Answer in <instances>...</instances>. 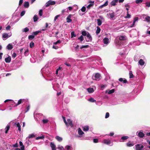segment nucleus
Returning <instances> with one entry per match:
<instances>
[{"mask_svg":"<svg viewBox=\"0 0 150 150\" xmlns=\"http://www.w3.org/2000/svg\"><path fill=\"white\" fill-rule=\"evenodd\" d=\"M101 75L100 74L97 73H96L94 76H93L92 78L93 80L96 81H99L100 79Z\"/></svg>","mask_w":150,"mask_h":150,"instance_id":"nucleus-1","label":"nucleus"},{"mask_svg":"<svg viewBox=\"0 0 150 150\" xmlns=\"http://www.w3.org/2000/svg\"><path fill=\"white\" fill-rule=\"evenodd\" d=\"M136 150H142L144 146L141 144H137L135 145Z\"/></svg>","mask_w":150,"mask_h":150,"instance_id":"nucleus-2","label":"nucleus"},{"mask_svg":"<svg viewBox=\"0 0 150 150\" xmlns=\"http://www.w3.org/2000/svg\"><path fill=\"white\" fill-rule=\"evenodd\" d=\"M67 121L68 122V123L69 126H70L71 127H73L74 125L71 120L70 119H68L67 120Z\"/></svg>","mask_w":150,"mask_h":150,"instance_id":"nucleus-3","label":"nucleus"},{"mask_svg":"<svg viewBox=\"0 0 150 150\" xmlns=\"http://www.w3.org/2000/svg\"><path fill=\"white\" fill-rule=\"evenodd\" d=\"M86 35L88 39V40H86V41L87 42L91 41L92 40V38L88 32H87V34Z\"/></svg>","mask_w":150,"mask_h":150,"instance_id":"nucleus-4","label":"nucleus"},{"mask_svg":"<svg viewBox=\"0 0 150 150\" xmlns=\"http://www.w3.org/2000/svg\"><path fill=\"white\" fill-rule=\"evenodd\" d=\"M50 146L52 149V150H56V146L55 144L52 142L50 143Z\"/></svg>","mask_w":150,"mask_h":150,"instance_id":"nucleus-5","label":"nucleus"},{"mask_svg":"<svg viewBox=\"0 0 150 150\" xmlns=\"http://www.w3.org/2000/svg\"><path fill=\"white\" fill-rule=\"evenodd\" d=\"M72 16V15L70 14L66 18L67 22L69 23L72 21V20L71 19Z\"/></svg>","mask_w":150,"mask_h":150,"instance_id":"nucleus-6","label":"nucleus"},{"mask_svg":"<svg viewBox=\"0 0 150 150\" xmlns=\"http://www.w3.org/2000/svg\"><path fill=\"white\" fill-rule=\"evenodd\" d=\"M89 3L91 4L88 5L87 7V8L88 9H90L91 7L93 6L94 5V1H90L89 2Z\"/></svg>","mask_w":150,"mask_h":150,"instance_id":"nucleus-7","label":"nucleus"},{"mask_svg":"<svg viewBox=\"0 0 150 150\" xmlns=\"http://www.w3.org/2000/svg\"><path fill=\"white\" fill-rule=\"evenodd\" d=\"M25 101V100L24 99H20L18 101V103L17 104H16L14 105V106H17L18 105L20 104L21 103H23V102H24Z\"/></svg>","mask_w":150,"mask_h":150,"instance_id":"nucleus-8","label":"nucleus"},{"mask_svg":"<svg viewBox=\"0 0 150 150\" xmlns=\"http://www.w3.org/2000/svg\"><path fill=\"white\" fill-rule=\"evenodd\" d=\"M11 58L10 56H8L7 57L5 58V60L6 63H9L11 62Z\"/></svg>","mask_w":150,"mask_h":150,"instance_id":"nucleus-9","label":"nucleus"},{"mask_svg":"<svg viewBox=\"0 0 150 150\" xmlns=\"http://www.w3.org/2000/svg\"><path fill=\"white\" fill-rule=\"evenodd\" d=\"M24 7L25 8H28L29 6V4L28 1H25L24 4Z\"/></svg>","mask_w":150,"mask_h":150,"instance_id":"nucleus-10","label":"nucleus"},{"mask_svg":"<svg viewBox=\"0 0 150 150\" xmlns=\"http://www.w3.org/2000/svg\"><path fill=\"white\" fill-rule=\"evenodd\" d=\"M118 1V0H113L111 3V6H115L116 4Z\"/></svg>","mask_w":150,"mask_h":150,"instance_id":"nucleus-11","label":"nucleus"},{"mask_svg":"<svg viewBox=\"0 0 150 150\" xmlns=\"http://www.w3.org/2000/svg\"><path fill=\"white\" fill-rule=\"evenodd\" d=\"M138 136L140 138H143L144 136V134L142 132H139L138 134Z\"/></svg>","mask_w":150,"mask_h":150,"instance_id":"nucleus-12","label":"nucleus"},{"mask_svg":"<svg viewBox=\"0 0 150 150\" xmlns=\"http://www.w3.org/2000/svg\"><path fill=\"white\" fill-rule=\"evenodd\" d=\"M13 48L12 45L11 44H9L7 46V49L9 50H11Z\"/></svg>","mask_w":150,"mask_h":150,"instance_id":"nucleus-13","label":"nucleus"},{"mask_svg":"<svg viewBox=\"0 0 150 150\" xmlns=\"http://www.w3.org/2000/svg\"><path fill=\"white\" fill-rule=\"evenodd\" d=\"M119 81L120 82H123L124 83H126L127 82V80L125 79H123L122 78H120L119 79Z\"/></svg>","mask_w":150,"mask_h":150,"instance_id":"nucleus-14","label":"nucleus"},{"mask_svg":"<svg viewBox=\"0 0 150 150\" xmlns=\"http://www.w3.org/2000/svg\"><path fill=\"white\" fill-rule=\"evenodd\" d=\"M83 129L84 131H87L89 130V127L88 126H85L83 127Z\"/></svg>","mask_w":150,"mask_h":150,"instance_id":"nucleus-15","label":"nucleus"},{"mask_svg":"<svg viewBox=\"0 0 150 150\" xmlns=\"http://www.w3.org/2000/svg\"><path fill=\"white\" fill-rule=\"evenodd\" d=\"M139 63L140 65L143 66L145 62L142 59H141L139 62Z\"/></svg>","mask_w":150,"mask_h":150,"instance_id":"nucleus-16","label":"nucleus"},{"mask_svg":"<svg viewBox=\"0 0 150 150\" xmlns=\"http://www.w3.org/2000/svg\"><path fill=\"white\" fill-rule=\"evenodd\" d=\"M109 14L110 17L112 18L114 17L115 16V13L114 12H112V13H109Z\"/></svg>","mask_w":150,"mask_h":150,"instance_id":"nucleus-17","label":"nucleus"},{"mask_svg":"<svg viewBox=\"0 0 150 150\" xmlns=\"http://www.w3.org/2000/svg\"><path fill=\"white\" fill-rule=\"evenodd\" d=\"M78 133L79 135H81L84 134V132L82 131L81 128H79L78 130Z\"/></svg>","mask_w":150,"mask_h":150,"instance_id":"nucleus-18","label":"nucleus"},{"mask_svg":"<svg viewBox=\"0 0 150 150\" xmlns=\"http://www.w3.org/2000/svg\"><path fill=\"white\" fill-rule=\"evenodd\" d=\"M119 39L120 40H126L125 36H122L119 37Z\"/></svg>","mask_w":150,"mask_h":150,"instance_id":"nucleus-19","label":"nucleus"},{"mask_svg":"<svg viewBox=\"0 0 150 150\" xmlns=\"http://www.w3.org/2000/svg\"><path fill=\"white\" fill-rule=\"evenodd\" d=\"M104 142L105 144H110V141L109 140L104 139Z\"/></svg>","mask_w":150,"mask_h":150,"instance_id":"nucleus-20","label":"nucleus"},{"mask_svg":"<svg viewBox=\"0 0 150 150\" xmlns=\"http://www.w3.org/2000/svg\"><path fill=\"white\" fill-rule=\"evenodd\" d=\"M56 139L59 142H61L62 140V138L59 137V136H57L55 137Z\"/></svg>","mask_w":150,"mask_h":150,"instance_id":"nucleus-21","label":"nucleus"},{"mask_svg":"<svg viewBox=\"0 0 150 150\" xmlns=\"http://www.w3.org/2000/svg\"><path fill=\"white\" fill-rule=\"evenodd\" d=\"M103 42L105 44H107L108 43L109 39L107 38H105L103 40Z\"/></svg>","mask_w":150,"mask_h":150,"instance_id":"nucleus-22","label":"nucleus"},{"mask_svg":"<svg viewBox=\"0 0 150 150\" xmlns=\"http://www.w3.org/2000/svg\"><path fill=\"white\" fill-rule=\"evenodd\" d=\"M62 117L63 120L64 122V123H65L66 126L67 127H68L69 125H68V123L67 122L66 120V118H65V117H64L63 116H62Z\"/></svg>","mask_w":150,"mask_h":150,"instance_id":"nucleus-23","label":"nucleus"},{"mask_svg":"<svg viewBox=\"0 0 150 150\" xmlns=\"http://www.w3.org/2000/svg\"><path fill=\"white\" fill-rule=\"evenodd\" d=\"M15 125H16V127H18V130L19 131H21V126L19 123H15Z\"/></svg>","mask_w":150,"mask_h":150,"instance_id":"nucleus-24","label":"nucleus"},{"mask_svg":"<svg viewBox=\"0 0 150 150\" xmlns=\"http://www.w3.org/2000/svg\"><path fill=\"white\" fill-rule=\"evenodd\" d=\"M10 128V126L9 125H8L6 127V130L5 131V133L7 134L8 132V131L9 130Z\"/></svg>","mask_w":150,"mask_h":150,"instance_id":"nucleus-25","label":"nucleus"},{"mask_svg":"<svg viewBox=\"0 0 150 150\" xmlns=\"http://www.w3.org/2000/svg\"><path fill=\"white\" fill-rule=\"evenodd\" d=\"M97 24L98 26H100L101 25L102 23L101 21L99 19H97Z\"/></svg>","mask_w":150,"mask_h":150,"instance_id":"nucleus-26","label":"nucleus"},{"mask_svg":"<svg viewBox=\"0 0 150 150\" xmlns=\"http://www.w3.org/2000/svg\"><path fill=\"white\" fill-rule=\"evenodd\" d=\"M97 29L96 30V35H98L100 33V29L99 27L98 26L97 27Z\"/></svg>","mask_w":150,"mask_h":150,"instance_id":"nucleus-27","label":"nucleus"},{"mask_svg":"<svg viewBox=\"0 0 150 150\" xmlns=\"http://www.w3.org/2000/svg\"><path fill=\"white\" fill-rule=\"evenodd\" d=\"M38 18V17L37 15H35L33 17L34 21V22H36L37 21Z\"/></svg>","mask_w":150,"mask_h":150,"instance_id":"nucleus-28","label":"nucleus"},{"mask_svg":"<svg viewBox=\"0 0 150 150\" xmlns=\"http://www.w3.org/2000/svg\"><path fill=\"white\" fill-rule=\"evenodd\" d=\"M8 37V34L7 33H4L2 34V38H7Z\"/></svg>","mask_w":150,"mask_h":150,"instance_id":"nucleus-29","label":"nucleus"},{"mask_svg":"<svg viewBox=\"0 0 150 150\" xmlns=\"http://www.w3.org/2000/svg\"><path fill=\"white\" fill-rule=\"evenodd\" d=\"M129 77L130 78H133L134 77V75L132 71H129Z\"/></svg>","mask_w":150,"mask_h":150,"instance_id":"nucleus-30","label":"nucleus"},{"mask_svg":"<svg viewBox=\"0 0 150 150\" xmlns=\"http://www.w3.org/2000/svg\"><path fill=\"white\" fill-rule=\"evenodd\" d=\"M87 90L88 92L90 93H92L94 91V90L92 88H88Z\"/></svg>","mask_w":150,"mask_h":150,"instance_id":"nucleus-31","label":"nucleus"},{"mask_svg":"<svg viewBox=\"0 0 150 150\" xmlns=\"http://www.w3.org/2000/svg\"><path fill=\"white\" fill-rule=\"evenodd\" d=\"M128 138V137L127 136H123L121 138V139L123 140H127Z\"/></svg>","mask_w":150,"mask_h":150,"instance_id":"nucleus-32","label":"nucleus"},{"mask_svg":"<svg viewBox=\"0 0 150 150\" xmlns=\"http://www.w3.org/2000/svg\"><path fill=\"white\" fill-rule=\"evenodd\" d=\"M114 92H115V89H112L110 90L108 92V93L109 94H110L113 93Z\"/></svg>","mask_w":150,"mask_h":150,"instance_id":"nucleus-33","label":"nucleus"},{"mask_svg":"<svg viewBox=\"0 0 150 150\" xmlns=\"http://www.w3.org/2000/svg\"><path fill=\"white\" fill-rule=\"evenodd\" d=\"M44 137H45L44 136L42 135V136L38 137H37L36 138V140H38V139H44Z\"/></svg>","mask_w":150,"mask_h":150,"instance_id":"nucleus-34","label":"nucleus"},{"mask_svg":"<svg viewBox=\"0 0 150 150\" xmlns=\"http://www.w3.org/2000/svg\"><path fill=\"white\" fill-rule=\"evenodd\" d=\"M88 100L91 102H96V100L94 99L93 98H91Z\"/></svg>","mask_w":150,"mask_h":150,"instance_id":"nucleus-35","label":"nucleus"},{"mask_svg":"<svg viewBox=\"0 0 150 150\" xmlns=\"http://www.w3.org/2000/svg\"><path fill=\"white\" fill-rule=\"evenodd\" d=\"M145 20L147 22H150V17L149 16H147L145 18Z\"/></svg>","mask_w":150,"mask_h":150,"instance_id":"nucleus-36","label":"nucleus"},{"mask_svg":"<svg viewBox=\"0 0 150 150\" xmlns=\"http://www.w3.org/2000/svg\"><path fill=\"white\" fill-rule=\"evenodd\" d=\"M87 34V32L86 33V31L84 30V31H82V32H81V34H82V36H86V35Z\"/></svg>","mask_w":150,"mask_h":150,"instance_id":"nucleus-37","label":"nucleus"},{"mask_svg":"<svg viewBox=\"0 0 150 150\" xmlns=\"http://www.w3.org/2000/svg\"><path fill=\"white\" fill-rule=\"evenodd\" d=\"M51 5H54L55 4V2L54 1H48Z\"/></svg>","mask_w":150,"mask_h":150,"instance_id":"nucleus-38","label":"nucleus"},{"mask_svg":"<svg viewBox=\"0 0 150 150\" xmlns=\"http://www.w3.org/2000/svg\"><path fill=\"white\" fill-rule=\"evenodd\" d=\"M30 47L31 48L33 47L34 45V43L33 42H31L30 44Z\"/></svg>","mask_w":150,"mask_h":150,"instance_id":"nucleus-39","label":"nucleus"},{"mask_svg":"<svg viewBox=\"0 0 150 150\" xmlns=\"http://www.w3.org/2000/svg\"><path fill=\"white\" fill-rule=\"evenodd\" d=\"M133 145L134 144H133L131 143L130 142H128L127 144V146L129 147L133 146Z\"/></svg>","mask_w":150,"mask_h":150,"instance_id":"nucleus-40","label":"nucleus"},{"mask_svg":"<svg viewBox=\"0 0 150 150\" xmlns=\"http://www.w3.org/2000/svg\"><path fill=\"white\" fill-rule=\"evenodd\" d=\"M128 13H129L128 11L127 12V16L125 17V18H129L131 17V15Z\"/></svg>","mask_w":150,"mask_h":150,"instance_id":"nucleus-41","label":"nucleus"},{"mask_svg":"<svg viewBox=\"0 0 150 150\" xmlns=\"http://www.w3.org/2000/svg\"><path fill=\"white\" fill-rule=\"evenodd\" d=\"M71 38H72L74 37H76V35L74 34V31L72 32L71 33Z\"/></svg>","mask_w":150,"mask_h":150,"instance_id":"nucleus-42","label":"nucleus"},{"mask_svg":"<svg viewBox=\"0 0 150 150\" xmlns=\"http://www.w3.org/2000/svg\"><path fill=\"white\" fill-rule=\"evenodd\" d=\"M40 32V31H38L33 32V34L35 35H37Z\"/></svg>","mask_w":150,"mask_h":150,"instance_id":"nucleus-43","label":"nucleus"},{"mask_svg":"<svg viewBox=\"0 0 150 150\" xmlns=\"http://www.w3.org/2000/svg\"><path fill=\"white\" fill-rule=\"evenodd\" d=\"M78 39L80 40L81 41H82L84 40L83 37L82 35H81L80 37L78 38Z\"/></svg>","mask_w":150,"mask_h":150,"instance_id":"nucleus-44","label":"nucleus"},{"mask_svg":"<svg viewBox=\"0 0 150 150\" xmlns=\"http://www.w3.org/2000/svg\"><path fill=\"white\" fill-rule=\"evenodd\" d=\"M143 0H136L135 1V3L136 4L141 3L142 2Z\"/></svg>","mask_w":150,"mask_h":150,"instance_id":"nucleus-45","label":"nucleus"},{"mask_svg":"<svg viewBox=\"0 0 150 150\" xmlns=\"http://www.w3.org/2000/svg\"><path fill=\"white\" fill-rule=\"evenodd\" d=\"M42 122L43 124H46L48 122V120L47 119H43L42 120Z\"/></svg>","mask_w":150,"mask_h":150,"instance_id":"nucleus-46","label":"nucleus"},{"mask_svg":"<svg viewBox=\"0 0 150 150\" xmlns=\"http://www.w3.org/2000/svg\"><path fill=\"white\" fill-rule=\"evenodd\" d=\"M35 137V136L33 134H32L29 135L28 137L29 139Z\"/></svg>","mask_w":150,"mask_h":150,"instance_id":"nucleus-47","label":"nucleus"},{"mask_svg":"<svg viewBox=\"0 0 150 150\" xmlns=\"http://www.w3.org/2000/svg\"><path fill=\"white\" fill-rule=\"evenodd\" d=\"M29 30V28L27 27H26L23 29V31L26 33L28 32Z\"/></svg>","mask_w":150,"mask_h":150,"instance_id":"nucleus-48","label":"nucleus"},{"mask_svg":"<svg viewBox=\"0 0 150 150\" xmlns=\"http://www.w3.org/2000/svg\"><path fill=\"white\" fill-rule=\"evenodd\" d=\"M34 38V36L33 35H30L28 36V38L29 39L32 40Z\"/></svg>","mask_w":150,"mask_h":150,"instance_id":"nucleus-49","label":"nucleus"},{"mask_svg":"<svg viewBox=\"0 0 150 150\" xmlns=\"http://www.w3.org/2000/svg\"><path fill=\"white\" fill-rule=\"evenodd\" d=\"M39 14L40 16H42V10L40 9L39 11Z\"/></svg>","mask_w":150,"mask_h":150,"instance_id":"nucleus-50","label":"nucleus"},{"mask_svg":"<svg viewBox=\"0 0 150 150\" xmlns=\"http://www.w3.org/2000/svg\"><path fill=\"white\" fill-rule=\"evenodd\" d=\"M145 4H146V6L148 7H150V1L146 2Z\"/></svg>","mask_w":150,"mask_h":150,"instance_id":"nucleus-51","label":"nucleus"},{"mask_svg":"<svg viewBox=\"0 0 150 150\" xmlns=\"http://www.w3.org/2000/svg\"><path fill=\"white\" fill-rule=\"evenodd\" d=\"M81 10L82 12H84L86 11V8L85 6H83Z\"/></svg>","mask_w":150,"mask_h":150,"instance_id":"nucleus-52","label":"nucleus"},{"mask_svg":"<svg viewBox=\"0 0 150 150\" xmlns=\"http://www.w3.org/2000/svg\"><path fill=\"white\" fill-rule=\"evenodd\" d=\"M61 41L60 40H57V41H56V42H54V44L55 45H56L58 43H60L61 42Z\"/></svg>","mask_w":150,"mask_h":150,"instance_id":"nucleus-53","label":"nucleus"},{"mask_svg":"<svg viewBox=\"0 0 150 150\" xmlns=\"http://www.w3.org/2000/svg\"><path fill=\"white\" fill-rule=\"evenodd\" d=\"M89 47V45H83L81 47V49H82L84 48H88Z\"/></svg>","mask_w":150,"mask_h":150,"instance_id":"nucleus-54","label":"nucleus"},{"mask_svg":"<svg viewBox=\"0 0 150 150\" xmlns=\"http://www.w3.org/2000/svg\"><path fill=\"white\" fill-rule=\"evenodd\" d=\"M58 148L59 149H60V150H64V148L62 146H59L58 147Z\"/></svg>","mask_w":150,"mask_h":150,"instance_id":"nucleus-55","label":"nucleus"},{"mask_svg":"<svg viewBox=\"0 0 150 150\" xmlns=\"http://www.w3.org/2000/svg\"><path fill=\"white\" fill-rule=\"evenodd\" d=\"M11 101V102L10 103L11 105H13L15 104V102L12 100L11 101Z\"/></svg>","mask_w":150,"mask_h":150,"instance_id":"nucleus-56","label":"nucleus"},{"mask_svg":"<svg viewBox=\"0 0 150 150\" xmlns=\"http://www.w3.org/2000/svg\"><path fill=\"white\" fill-rule=\"evenodd\" d=\"M109 116V113L108 112H107L106 113L105 116V118H108Z\"/></svg>","mask_w":150,"mask_h":150,"instance_id":"nucleus-57","label":"nucleus"},{"mask_svg":"<svg viewBox=\"0 0 150 150\" xmlns=\"http://www.w3.org/2000/svg\"><path fill=\"white\" fill-rule=\"evenodd\" d=\"M25 11H22L21 13V16H23L25 14Z\"/></svg>","mask_w":150,"mask_h":150,"instance_id":"nucleus-58","label":"nucleus"},{"mask_svg":"<svg viewBox=\"0 0 150 150\" xmlns=\"http://www.w3.org/2000/svg\"><path fill=\"white\" fill-rule=\"evenodd\" d=\"M30 105L28 106L25 109V112H27L30 109Z\"/></svg>","mask_w":150,"mask_h":150,"instance_id":"nucleus-59","label":"nucleus"},{"mask_svg":"<svg viewBox=\"0 0 150 150\" xmlns=\"http://www.w3.org/2000/svg\"><path fill=\"white\" fill-rule=\"evenodd\" d=\"M23 2V0H20L19 3V5L21 6Z\"/></svg>","mask_w":150,"mask_h":150,"instance_id":"nucleus-60","label":"nucleus"},{"mask_svg":"<svg viewBox=\"0 0 150 150\" xmlns=\"http://www.w3.org/2000/svg\"><path fill=\"white\" fill-rule=\"evenodd\" d=\"M138 17H135L134 18V20L133 21L134 22V23H135L136 21H137L138 19Z\"/></svg>","mask_w":150,"mask_h":150,"instance_id":"nucleus-61","label":"nucleus"},{"mask_svg":"<svg viewBox=\"0 0 150 150\" xmlns=\"http://www.w3.org/2000/svg\"><path fill=\"white\" fill-rule=\"evenodd\" d=\"M16 56V54L15 52H14L12 55V57L13 58H14Z\"/></svg>","mask_w":150,"mask_h":150,"instance_id":"nucleus-62","label":"nucleus"},{"mask_svg":"<svg viewBox=\"0 0 150 150\" xmlns=\"http://www.w3.org/2000/svg\"><path fill=\"white\" fill-rule=\"evenodd\" d=\"M93 142L95 143H96L98 142V140L97 139H94L93 140Z\"/></svg>","mask_w":150,"mask_h":150,"instance_id":"nucleus-63","label":"nucleus"},{"mask_svg":"<svg viewBox=\"0 0 150 150\" xmlns=\"http://www.w3.org/2000/svg\"><path fill=\"white\" fill-rule=\"evenodd\" d=\"M50 3L49 2V1H48L46 3L45 6L46 7H48V6H50Z\"/></svg>","mask_w":150,"mask_h":150,"instance_id":"nucleus-64","label":"nucleus"}]
</instances>
